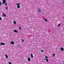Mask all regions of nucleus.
<instances>
[{
	"label": "nucleus",
	"mask_w": 64,
	"mask_h": 64,
	"mask_svg": "<svg viewBox=\"0 0 64 64\" xmlns=\"http://www.w3.org/2000/svg\"><path fill=\"white\" fill-rule=\"evenodd\" d=\"M60 25H61L60 24H59L58 25V26H60Z\"/></svg>",
	"instance_id": "obj_20"
},
{
	"label": "nucleus",
	"mask_w": 64,
	"mask_h": 64,
	"mask_svg": "<svg viewBox=\"0 0 64 64\" xmlns=\"http://www.w3.org/2000/svg\"><path fill=\"white\" fill-rule=\"evenodd\" d=\"M8 63L9 64H11V63L10 62H9Z\"/></svg>",
	"instance_id": "obj_22"
},
{
	"label": "nucleus",
	"mask_w": 64,
	"mask_h": 64,
	"mask_svg": "<svg viewBox=\"0 0 64 64\" xmlns=\"http://www.w3.org/2000/svg\"><path fill=\"white\" fill-rule=\"evenodd\" d=\"M60 50L62 51H63V50H64V48L62 47H61L60 48Z\"/></svg>",
	"instance_id": "obj_9"
},
{
	"label": "nucleus",
	"mask_w": 64,
	"mask_h": 64,
	"mask_svg": "<svg viewBox=\"0 0 64 64\" xmlns=\"http://www.w3.org/2000/svg\"><path fill=\"white\" fill-rule=\"evenodd\" d=\"M2 16L3 17H6V15L4 13H3Z\"/></svg>",
	"instance_id": "obj_4"
},
{
	"label": "nucleus",
	"mask_w": 64,
	"mask_h": 64,
	"mask_svg": "<svg viewBox=\"0 0 64 64\" xmlns=\"http://www.w3.org/2000/svg\"><path fill=\"white\" fill-rule=\"evenodd\" d=\"M31 60L30 59V58H28V61H30Z\"/></svg>",
	"instance_id": "obj_10"
},
{
	"label": "nucleus",
	"mask_w": 64,
	"mask_h": 64,
	"mask_svg": "<svg viewBox=\"0 0 64 64\" xmlns=\"http://www.w3.org/2000/svg\"><path fill=\"white\" fill-rule=\"evenodd\" d=\"M14 24H16V22H15V21H14Z\"/></svg>",
	"instance_id": "obj_13"
},
{
	"label": "nucleus",
	"mask_w": 64,
	"mask_h": 64,
	"mask_svg": "<svg viewBox=\"0 0 64 64\" xmlns=\"http://www.w3.org/2000/svg\"><path fill=\"white\" fill-rule=\"evenodd\" d=\"M14 32H15V33H18V31L16 30H14Z\"/></svg>",
	"instance_id": "obj_8"
},
{
	"label": "nucleus",
	"mask_w": 64,
	"mask_h": 64,
	"mask_svg": "<svg viewBox=\"0 0 64 64\" xmlns=\"http://www.w3.org/2000/svg\"><path fill=\"white\" fill-rule=\"evenodd\" d=\"M38 13H39V12H41V10H40V9H38Z\"/></svg>",
	"instance_id": "obj_5"
},
{
	"label": "nucleus",
	"mask_w": 64,
	"mask_h": 64,
	"mask_svg": "<svg viewBox=\"0 0 64 64\" xmlns=\"http://www.w3.org/2000/svg\"><path fill=\"white\" fill-rule=\"evenodd\" d=\"M62 64H64V63Z\"/></svg>",
	"instance_id": "obj_26"
},
{
	"label": "nucleus",
	"mask_w": 64,
	"mask_h": 64,
	"mask_svg": "<svg viewBox=\"0 0 64 64\" xmlns=\"http://www.w3.org/2000/svg\"><path fill=\"white\" fill-rule=\"evenodd\" d=\"M22 42H24V40H23V39H22Z\"/></svg>",
	"instance_id": "obj_19"
},
{
	"label": "nucleus",
	"mask_w": 64,
	"mask_h": 64,
	"mask_svg": "<svg viewBox=\"0 0 64 64\" xmlns=\"http://www.w3.org/2000/svg\"><path fill=\"white\" fill-rule=\"evenodd\" d=\"M45 21H46V22H48V20H47L46 19H45Z\"/></svg>",
	"instance_id": "obj_15"
},
{
	"label": "nucleus",
	"mask_w": 64,
	"mask_h": 64,
	"mask_svg": "<svg viewBox=\"0 0 64 64\" xmlns=\"http://www.w3.org/2000/svg\"><path fill=\"white\" fill-rule=\"evenodd\" d=\"M3 0V4H5L6 3V0Z\"/></svg>",
	"instance_id": "obj_3"
},
{
	"label": "nucleus",
	"mask_w": 64,
	"mask_h": 64,
	"mask_svg": "<svg viewBox=\"0 0 64 64\" xmlns=\"http://www.w3.org/2000/svg\"><path fill=\"white\" fill-rule=\"evenodd\" d=\"M16 4V5H17V8H20V3H17Z\"/></svg>",
	"instance_id": "obj_1"
},
{
	"label": "nucleus",
	"mask_w": 64,
	"mask_h": 64,
	"mask_svg": "<svg viewBox=\"0 0 64 64\" xmlns=\"http://www.w3.org/2000/svg\"><path fill=\"white\" fill-rule=\"evenodd\" d=\"M40 51L42 53H43V52H44V51H43V50H41Z\"/></svg>",
	"instance_id": "obj_14"
},
{
	"label": "nucleus",
	"mask_w": 64,
	"mask_h": 64,
	"mask_svg": "<svg viewBox=\"0 0 64 64\" xmlns=\"http://www.w3.org/2000/svg\"><path fill=\"white\" fill-rule=\"evenodd\" d=\"M0 20H2V18H1L0 17Z\"/></svg>",
	"instance_id": "obj_23"
},
{
	"label": "nucleus",
	"mask_w": 64,
	"mask_h": 64,
	"mask_svg": "<svg viewBox=\"0 0 64 64\" xmlns=\"http://www.w3.org/2000/svg\"><path fill=\"white\" fill-rule=\"evenodd\" d=\"M5 4L6 5H7V3Z\"/></svg>",
	"instance_id": "obj_24"
},
{
	"label": "nucleus",
	"mask_w": 64,
	"mask_h": 64,
	"mask_svg": "<svg viewBox=\"0 0 64 64\" xmlns=\"http://www.w3.org/2000/svg\"><path fill=\"white\" fill-rule=\"evenodd\" d=\"M30 28H32V26H30Z\"/></svg>",
	"instance_id": "obj_25"
},
{
	"label": "nucleus",
	"mask_w": 64,
	"mask_h": 64,
	"mask_svg": "<svg viewBox=\"0 0 64 64\" xmlns=\"http://www.w3.org/2000/svg\"><path fill=\"white\" fill-rule=\"evenodd\" d=\"M31 57L32 58H33V54H31Z\"/></svg>",
	"instance_id": "obj_11"
},
{
	"label": "nucleus",
	"mask_w": 64,
	"mask_h": 64,
	"mask_svg": "<svg viewBox=\"0 0 64 64\" xmlns=\"http://www.w3.org/2000/svg\"><path fill=\"white\" fill-rule=\"evenodd\" d=\"M53 56L55 57V54H54V53L53 54Z\"/></svg>",
	"instance_id": "obj_16"
},
{
	"label": "nucleus",
	"mask_w": 64,
	"mask_h": 64,
	"mask_svg": "<svg viewBox=\"0 0 64 64\" xmlns=\"http://www.w3.org/2000/svg\"><path fill=\"white\" fill-rule=\"evenodd\" d=\"M5 56L6 58H8V56H7V55L6 54Z\"/></svg>",
	"instance_id": "obj_12"
},
{
	"label": "nucleus",
	"mask_w": 64,
	"mask_h": 64,
	"mask_svg": "<svg viewBox=\"0 0 64 64\" xmlns=\"http://www.w3.org/2000/svg\"><path fill=\"white\" fill-rule=\"evenodd\" d=\"M6 10H7L8 9V7H6Z\"/></svg>",
	"instance_id": "obj_17"
},
{
	"label": "nucleus",
	"mask_w": 64,
	"mask_h": 64,
	"mask_svg": "<svg viewBox=\"0 0 64 64\" xmlns=\"http://www.w3.org/2000/svg\"><path fill=\"white\" fill-rule=\"evenodd\" d=\"M19 29H21V27H19Z\"/></svg>",
	"instance_id": "obj_21"
},
{
	"label": "nucleus",
	"mask_w": 64,
	"mask_h": 64,
	"mask_svg": "<svg viewBox=\"0 0 64 64\" xmlns=\"http://www.w3.org/2000/svg\"><path fill=\"white\" fill-rule=\"evenodd\" d=\"M1 45H5V44L3 43V42H1Z\"/></svg>",
	"instance_id": "obj_7"
},
{
	"label": "nucleus",
	"mask_w": 64,
	"mask_h": 64,
	"mask_svg": "<svg viewBox=\"0 0 64 64\" xmlns=\"http://www.w3.org/2000/svg\"><path fill=\"white\" fill-rule=\"evenodd\" d=\"M11 44H12L13 45H14V42L12 41L11 42Z\"/></svg>",
	"instance_id": "obj_6"
},
{
	"label": "nucleus",
	"mask_w": 64,
	"mask_h": 64,
	"mask_svg": "<svg viewBox=\"0 0 64 64\" xmlns=\"http://www.w3.org/2000/svg\"><path fill=\"white\" fill-rule=\"evenodd\" d=\"M1 6V2L0 1V6Z\"/></svg>",
	"instance_id": "obj_18"
},
{
	"label": "nucleus",
	"mask_w": 64,
	"mask_h": 64,
	"mask_svg": "<svg viewBox=\"0 0 64 64\" xmlns=\"http://www.w3.org/2000/svg\"><path fill=\"white\" fill-rule=\"evenodd\" d=\"M48 57L46 56L45 59L46 60L47 62H48Z\"/></svg>",
	"instance_id": "obj_2"
}]
</instances>
